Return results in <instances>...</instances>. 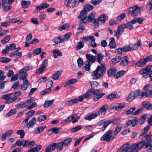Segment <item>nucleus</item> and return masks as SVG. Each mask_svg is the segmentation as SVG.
<instances>
[{"label": "nucleus", "mask_w": 152, "mask_h": 152, "mask_svg": "<svg viewBox=\"0 0 152 152\" xmlns=\"http://www.w3.org/2000/svg\"><path fill=\"white\" fill-rule=\"evenodd\" d=\"M108 16H106V15L103 14L101 15L98 18V20L99 21H101L103 23H104L106 20L108 18Z\"/></svg>", "instance_id": "obj_39"}, {"label": "nucleus", "mask_w": 152, "mask_h": 152, "mask_svg": "<svg viewBox=\"0 0 152 152\" xmlns=\"http://www.w3.org/2000/svg\"><path fill=\"white\" fill-rule=\"evenodd\" d=\"M19 75V79L20 80H25L26 79L27 76V73H23L22 74H18Z\"/></svg>", "instance_id": "obj_49"}, {"label": "nucleus", "mask_w": 152, "mask_h": 152, "mask_svg": "<svg viewBox=\"0 0 152 152\" xmlns=\"http://www.w3.org/2000/svg\"><path fill=\"white\" fill-rule=\"evenodd\" d=\"M142 104L143 107L148 110H152V104L147 101H145L142 102Z\"/></svg>", "instance_id": "obj_18"}, {"label": "nucleus", "mask_w": 152, "mask_h": 152, "mask_svg": "<svg viewBox=\"0 0 152 152\" xmlns=\"http://www.w3.org/2000/svg\"><path fill=\"white\" fill-rule=\"evenodd\" d=\"M51 91V88H47L43 90L40 93V94H41V95H44L50 93Z\"/></svg>", "instance_id": "obj_61"}, {"label": "nucleus", "mask_w": 152, "mask_h": 152, "mask_svg": "<svg viewBox=\"0 0 152 152\" xmlns=\"http://www.w3.org/2000/svg\"><path fill=\"white\" fill-rule=\"evenodd\" d=\"M83 40L84 42L88 41H95V38L94 37L92 36H88L86 37H84L83 38Z\"/></svg>", "instance_id": "obj_42"}, {"label": "nucleus", "mask_w": 152, "mask_h": 152, "mask_svg": "<svg viewBox=\"0 0 152 152\" xmlns=\"http://www.w3.org/2000/svg\"><path fill=\"white\" fill-rule=\"evenodd\" d=\"M110 124V121H106L104 119L101 120L98 122L96 124V125L98 126H101L103 124L102 128V130L103 131L105 130L107 127Z\"/></svg>", "instance_id": "obj_9"}, {"label": "nucleus", "mask_w": 152, "mask_h": 152, "mask_svg": "<svg viewBox=\"0 0 152 152\" xmlns=\"http://www.w3.org/2000/svg\"><path fill=\"white\" fill-rule=\"evenodd\" d=\"M129 63V58L127 56H124L123 57L121 63L120 65L123 66H127Z\"/></svg>", "instance_id": "obj_21"}, {"label": "nucleus", "mask_w": 152, "mask_h": 152, "mask_svg": "<svg viewBox=\"0 0 152 152\" xmlns=\"http://www.w3.org/2000/svg\"><path fill=\"white\" fill-rule=\"evenodd\" d=\"M104 93H103L101 94H99L95 96L93 98V100L94 101H97L99 99L102 97L104 95Z\"/></svg>", "instance_id": "obj_58"}, {"label": "nucleus", "mask_w": 152, "mask_h": 152, "mask_svg": "<svg viewBox=\"0 0 152 152\" xmlns=\"http://www.w3.org/2000/svg\"><path fill=\"white\" fill-rule=\"evenodd\" d=\"M42 146L40 145H37L35 147L31 148L27 152H39L42 148Z\"/></svg>", "instance_id": "obj_30"}, {"label": "nucleus", "mask_w": 152, "mask_h": 152, "mask_svg": "<svg viewBox=\"0 0 152 152\" xmlns=\"http://www.w3.org/2000/svg\"><path fill=\"white\" fill-rule=\"evenodd\" d=\"M36 118L35 117L32 118L28 122V128H34L36 122Z\"/></svg>", "instance_id": "obj_25"}, {"label": "nucleus", "mask_w": 152, "mask_h": 152, "mask_svg": "<svg viewBox=\"0 0 152 152\" xmlns=\"http://www.w3.org/2000/svg\"><path fill=\"white\" fill-rule=\"evenodd\" d=\"M135 98L139 97L140 99H142L144 96L145 97V91L141 92L140 89H138L131 92Z\"/></svg>", "instance_id": "obj_10"}, {"label": "nucleus", "mask_w": 152, "mask_h": 152, "mask_svg": "<svg viewBox=\"0 0 152 152\" xmlns=\"http://www.w3.org/2000/svg\"><path fill=\"white\" fill-rule=\"evenodd\" d=\"M141 9V7H139L137 5H135L129 7L127 11L129 13L131 14L132 17H134L139 14Z\"/></svg>", "instance_id": "obj_3"}, {"label": "nucleus", "mask_w": 152, "mask_h": 152, "mask_svg": "<svg viewBox=\"0 0 152 152\" xmlns=\"http://www.w3.org/2000/svg\"><path fill=\"white\" fill-rule=\"evenodd\" d=\"M145 147L146 149L149 148L148 150V152H152V139L145 143Z\"/></svg>", "instance_id": "obj_22"}, {"label": "nucleus", "mask_w": 152, "mask_h": 152, "mask_svg": "<svg viewBox=\"0 0 152 152\" xmlns=\"http://www.w3.org/2000/svg\"><path fill=\"white\" fill-rule=\"evenodd\" d=\"M136 109L135 107H131L129 110H126V113L128 114H130L132 113V114L134 115H137L143 111L144 110L143 108H141L140 109L137 110L135 112L133 113V112Z\"/></svg>", "instance_id": "obj_7"}, {"label": "nucleus", "mask_w": 152, "mask_h": 152, "mask_svg": "<svg viewBox=\"0 0 152 152\" xmlns=\"http://www.w3.org/2000/svg\"><path fill=\"white\" fill-rule=\"evenodd\" d=\"M125 72V71L123 70L119 71L115 75V77L116 79H117L124 75Z\"/></svg>", "instance_id": "obj_48"}, {"label": "nucleus", "mask_w": 152, "mask_h": 152, "mask_svg": "<svg viewBox=\"0 0 152 152\" xmlns=\"http://www.w3.org/2000/svg\"><path fill=\"white\" fill-rule=\"evenodd\" d=\"M11 95L12 94H7L2 95L1 96V98L6 100L5 102L6 104H9L12 103L15 100V98L12 97Z\"/></svg>", "instance_id": "obj_8"}, {"label": "nucleus", "mask_w": 152, "mask_h": 152, "mask_svg": "<svg viewBox=\"0 0 152 152\" xmlns=\"http://www.w3.org/2000/svg\"><path fill=\"white\" fill-rule=\"evenodd\" d=\"M125 107V104L124 103H122L119 104L117 106H112L111 107V109L116 111H119Z\"/></svg>", "instance_id": "obj_19"}, {"label": "nucleus", "mask_w": 152, "mask_h": 152, "mask_svg": "<svg viewBox=\"0 0 152 152\" xmlns=\"http://www.w3.org/2000/svg\"><path fill=\"white\" fill-rule=\"evenodd\" d=\"M146 61L145 58L141 60L140 61L136 63L135 64L136 66H138L142 67L145 65L147 63Z\"/></svg>", "instance_id": "obj_41"}, {"label": "nucleus", "mask_w": 152, "mask_h": 152, "mask_svg": "<svg viewBox=\"0 0 152 152\" xmlns=\"http://www.w3.org/2000/svg\"><path fill=\"white\" fill-rule=\"evenodd\" d=\"M53 101L54 99H52L51 100L45 101L44 103L43 104L44 107L45 108L48 107L49 106L53 104Z\"/></svg>", "instance_id": "obj_40"}, {"label": "nucleus", "mask_w": 152, "mask_h": 152, "mask_svg": "<svg viewBox=\"0 0 152 152\" xmlns=\"http://www.w3.org/2000/svg\"><path fill=\"white\" fill-rule=\"evenodd\" d=\"M117 71V69L115 67H113L109 69L107 71V75L109 77H111L114 75Z\"/></svg>", "instance_id": "obj_31"}, {"label": "nucleus", "mask_w": 152, "mask_h": 152, "mask_svg": "<svg viewBox=\"0 0 152 152\" xmlns=\"http://www.w3.org/2000/svg\"><path fill=\"white\" fill-rule=\"evenodd\" d=\"M72 140V138L71 137L67 138L62 141L64 147H66L68 146V144Z\"/></svg>", "instance_id": "obj_54"}, {"label": "nucleus", "mask_w": 152, "mask_h": 152, "mask_svg": "<svg viewBox=\"0 0 152 152\" xmlns=\"http://www.w3.org/2000/svg\"><path fill=\"white\" fill-rule=\"evenodd\" d=\"M89 97L88 95L87 94V92L85 93L84 94H83L81 96H79L78 99H77V102L78 101L80 102H82L83 99H88Z\"/></svg>", "instance_id": "obj_38"}, {"label": "nucleus", "mask_w": 152, "mask_h": 152, "mask_svg": "<svg viewBox=\"0 0 152 152\" xmlns=\"http://www.w3.org/2000/svg\"><path fill=\"white\" fill-rule=\"evenodd\" d=\"M63 38H62L61 36L54 37L52 40V42L56 44H58L63 42H64Z\"/></svg>", "instance_id": "obj_17"}, {"label": "nucleus", "mask_w": 152, "mask_h": 152, "mask_svg": "<svg viewBox=\"0 0 152 152\" xmlns=\"http://www.w3.org/2000/svg\"><path fill=\"white\" fill-rule=\"evenodd\" d=\"M151 137V135H147L143 137L142 138V141L145 144V142L149 140Z\"/></svg>", "instance_id": "obj_57"}, {"label": "nucleus", "mask_w": 152, "mask_h": 152, "mask_svg": "<svg viewBox=\"0 0 152 152\" xmlns=\"http://www.w3.org/2000/svg\"><path fill=\"white\" fill-rule=\"evenodd\" d=\"M113 132L112 130H109L101 138L100 140L102 141L106 140L107 142H110L113 140L115 138V136L111 135Z\"/></svg>", "instance_id": "obj_4"}, {"label": "nucleus", "mask_w": 152, "mask_h": 152, "mask_svg": "<svg viewBox=\"0 0 152 152\" xmlns=\"http://www.w3.org/2000/svg\"><path fill=\"white\" fill-rule=\"evenodd\" d=\"M77 80L76 79H71L69 80H68L64 85V87H66L71 84L75 83Z\"/></svg>", "instance_id": "obj_45"}, {"label": "nucleus", "mask_w": 152, "mask_h": 152, "mask_svg": "<svg viewBox=\"0 0 152 152\" xmlns=\"http://www.w3.org/2000/svg\"><path fill=\"white\" fill-rule=\"evenodd\" d=\"M145 144L142 141L139 142L137 143H134L130 145L132 151L133 150L141 149Z\"/></svg>", "instance_id": "obj_14"}, {"label": "nucleus", "mask_w": 152, "mask_h": 152, "mask_svg": "<svg viewBox=\"0 0 152 152\" xmlns=\"http://www.w3.org/2000/svg\"><path fill=\"white\" fill-rule=\"evenodd\" d=\"M141 41L139 40L135 44H131L129 45V47L130 50H135L137 49L138 47L140 45Z\"/></svg>", "instance_id": "obj_23"}, {"label": "nucleus", "mask_w": 152, "mask_h": 152, "mask_svg": "<svg viewBox=\"0 0 152 152\" xmlns=\"http://www.w3.org/2000/svg\"><path fill=\"white\" fill-rule=\"evenodd\" d=\"M53 145L55 146V150L56 148L57 151H60L63 149V146H64L62 141L58 143H53Z\"/></svg>", "instance_id": "obj_20"}, {"label": "nucleus", "mask_w": 152, "mask_h": 152, "mask_svg": "<svg viewBox=\"0 0 152 152\" xmlns=\"http://www.w3.org/2000/svg\"><path fill=\"white\" fill-rule=\"evenodd\" d=\"M135 98L132 92H131L129 95L127 97L126 100L128 102H131Z\"/></svg>", "instance_id": "obj_56"}, {"label": "nucleus", "mask_w": 152, "mask_h": 152, "mask_svg": "<svg viewBox=\"0 0 152 152\" xmlns=\"http://www.w3.org/2000/svg\"><path fill=\"white\" fill-rule=\"evenodd\" d=\"M77 103V98L73 99L67 101L66 103V104L67 106H71L72 105L74 104H76Z\"/></svg>", "instance_id": "obj_35"}, {"label": "nucleus", "mask_w": 152, "mask_h": 152, "mask_svg": "<svg viewBox=\"0 0 152 152\" xmlns=\"http://www.w3.org/2000/svg\"><path fill=\"white\" fill-rule=\"evenodd\" d=\"M125 27L129 29L132 30L133 29L134 27L132 24L130 22L124 24Z\"/></svg>", "instance_id": "obj_62"}, {"label": "nucleus", "mask_w": 152, "mask_h": 152, "mask_svg": "<svg viewBox=\"0 0 152 152\" xmlns=\"http://www.w3.org/2000/svg\"><path fill=\"white\" fill-rule=\"evenodd\" d=\"M93 8V7L92 5L87 4L84 5L83 10L87 12L91 10Z\"/></svg>", "instance_id": "obj_50"}, {"label": "nucleus", "mask_w": 152, "mask_h": 152, "mask_svg": "<svg viewBox=\"0 0 152 152\" xmlns=\"http://www.w3.org/2000/svg\"><path fill=\"white\" fill-rule=\"evenodd\" d=\"M29 85V83L27 79L23 81V84L21 85V88L23 91L26 90Z\"/></svg>", "instance_id": "obj_26"}, {"label": "nucleus", "mask_w": 152, "mask_h": 152, "mask_svg": "<svg viewBox=\"0 0 152 152\" xmlns=\"http://www.w3.org/2000/svg\"><path fill=\"white\" fill-rule=\"evenodd\" d=\"M50 4H49L43 3L41 4L40 5L36 7L35 10L33 12L34 13L38 12L39 11L43 9H45L49 7Z\"/></svg>", "instance_id": "obj_11"}, {"label": "nucleus", "mask_w": 152, "mask_h": 152, "mask_svg": "<svg viewBox=\"0 0 152 152\" xmlns=\"http://www.w3.org/2000/svg\"><path fill=\"white\" fill-rule=\"evenodd\" d=\"M62 72V70H61L58 71L53 74V76L52 77V79L55 80H57L61 75Z\"/></svg>", "instance_id": "obj_32"}, {"label": "nucleus", "mask_w": 152, "mask_h": 152, "mask_svg": "<svg viewBox=\"0 0 152 152\" xmlns=\"http://www.w3.org/2000/svg\"><path fill=\"white\" fill-rule=\"evenodd\" d=\"M115 39L112 37L110 38V41L109 43L110 48H115L116 45L115 42Z\"/></svg>", "instance_id": "obj_43"}, {"label": "nucleus", "mask_w": 152, "mask_h": 152, "mask_svg": "<svg viewBox=\"0 0 152 152\" xmlns=\"http://www.w3.org/2000/svg\"><path fill=\"white\" fill-rule=\"evenodd\" d=\"M20 4L22 7L24 8H26L31 4L30 1H21Z\"/></svg>", "instance_id": "obj_34"}, {"label": "nucleus", "mask_w": 152, "mask_h": 152, "mask_svg": "<svg viewBox=\"0 0 152 152\" xmlns=\"http://www.w3.org/2000/svg\"><path fill=\"white\" fill-rule=\"evenodd\" d=\"M122 127V124L121 126L119 125L116 126V129L114 132V135L115 136V137L120 132Z\"/></svg>", "instance_id": "obj_46"}, {"label": "nucleus", "mask_w": 152, "mask_h": 152, "mask_svg": "<svg viewBox=\"0 0 152 152\" xmlns=\"http://www.w3.org/2000/svg\"><path fill=\"white\" fill-rule=\"evenodd\" d=\"M104 58V56L101 53H99L97 54V59L98 62L100 64H101L102 61Z\"/></svg>", "instance_id": "obj_53"}, {"label": "nucleus", "mask_w": 152, "mask_h": 152, "mask_svg": "<svg viewBox=\"0 0 152 152\" xmlns=\"http://www.w3.org/2000/svg\"><path fill=\"white\" fill-rule=\"evenodd\" d=\"M87 14L86 11L85 10H82L80 13L78 17V18L80 20H84L87 17Z\"/></svg>", "instance_id": "obj_24"}, {"label": "nucleus", "mask_w": 152, "mask_h": 152, "mask_svg": "<svg viewBox=\"0 0 152 152\" xmlns=\"http://www.w3.org/2000/svg\"><path fill=\"white\" fill-rule=\"evenodd\" d=\"M10 37V35L6 36L4 39L1 40V43L3 44H5L9 41Z\"/></svg>", "instance_id": "obj_60"}, {"label": "nucleus", "mask_w": 152, "mask_h": 152, "mask_svg": "<svg viewBox=\"0 0 152 152\" xmlns=\"http://www.w3.org/2000/svg\"><path fill=\"white\" fill-rule=\"evenodd\" d=\"M46 128L45 126H40L38 127L35 128L34 131V133L35 134H39L42 132Z\"/></svg>", "instance_id": "obj_28"}, {"label": "nucleus", "mask_w": 152, "mask_h": 152, "mask_svg": "<svg viewBox=\"0 0 152 152\" xmlns=\"http://www.w3.org/2000/svg\"><path fill=\"white\" fill-rule=\"evenodd\" d=\"M130 144L129 143H126L123 144L117 152H130L132 151Z\"/></svg>", "instance_id": "obj_6"}, {"label": "nucleus", "mask_w": 152, "mask_h": 152, "mask_svg": "<svg viewBox=\"0 0 152 152\" xmlns=\"http://www.w3.org/2000/svg\"><path fill=\"white\" fill-rule=\"evenodd\" d=\"M106 69L105 64H101L100 65L98 66L96 69L94 71L93 73L91 74L94 80H97L103 76L105 73Z\"/></svg>", "instance_id": "obj_1"}, {"label": "nucleus", "mask_w": 152, "mask_h": 152, "mask_svg": "<svg viewBox=\"0 0 152 152\" xmlns=\"http://www.w3.org/2000/svg\"><path fill=\"white\" fill-rule=\"evenodd\" d=\"M108 109V106L105 104L103 105L97 112L98 115H102L103 113L105 114Z\"/></svg>", "instance_id": "obj_16"}, {"label": "nucleus", "mask_w": 152, "mask_h": 152, "mask_svg": "<svg viewBox=\"0 0 152 152\" xmlns=\"http://www.w3.org/2000/svg\"><path fill=\"white\" fill-rule=\"evenodd\" d=\"M53 57L55 58H56L58 56H61L62 55V53L60 51H57L56 50H54L53 51Z\"/></svg>", "instance_id": "obj_44"}, {"label": "nucleus", "mask_w": 152, "mask_h": 152, "mask_svg": "<svg viewBox=\"0 0 152 152\" xmlns=\"http://www.w3.org/2000/svg\"><path fill=\"white\" fill-rule=\"evenodd\" d=\"M100 89H94L92 88L89 89L87 92L89 97L93 95H98L100 93Z\"/></svg>", "instance_id": "obj_15"}, {"label": "nucleus", "mask_w": 152, "mask_h": 152, "mask_svg": "<svg viewBox=\"0 0 152 152\" xmlns=\"http://www.w3.org/2000/svg\"><path fill=\"white\" fill-rule=\"evenodd\" d=\"M35 100L34 98H31L28 99L25 102H22L19 104L15 105V107L17 109L24 108L28 106L30 103Z\"/></svg>", "instance_id": "obj_5"}, {"label": "nucleus", "mask_w": 152, "mask_h": 152, "mask_svg": "<svg viewBox=\"0 0 152 152\" xmlns=\"http://www.w3.org/2000/svg\"><path fill=\"white\" fill-rule=\"evenodd\" d=\"M141 75H144L142 77L145 79L149 78V81H152V66H148L140 71Z\"/></svg>", "instance_id": "obj_2"}, {"label": "nucleus", "mask_w": 152, "mask_h": 152, "mask_svg": "<svg viewBox=\"0 0 152 152\" xmlns=\"http://www.w3.org/2000/svg\"><path fill=\"white\" fill-rule=\"evenodd\" d=\"M55 146L52 143L47 146L45 149V152H51L55 150Z\"/></svg>", "instance_id": "obj_36"}, {"label": "nucleus", "mask_w": 152, "mask_h": 152, "mask_svg": "<svg viewBox=\"0 0 152 152\" xmlns=\"http://www.w3.org/2000/svg\"><path fill=\"white\" fill-rule=\"evenodd\" d=\"M146 9L148 10V13L150 15H152V6L146 5Z\"/></svg>", "instance_id": "obj_64"}, {"label": "nucleus", "mask_w": 152, "mask_h": 152, "mask_svg": "<svg viewBox=\"0 0 152 152\" xmlns=\"http://www.w3.org/2000/svg\"><path fill=\"white\" fill-rule=\"evenodd\" d=\"M21 93L20 91H18L17 92H15L12 93V95H13V96H12V97H14L15 98V100H14L16 102H18L21 100V98L20 97H17V96H19L20 95Z\"/></svg>", "instance_id": "obj_29"}, {"label": "nucleus", "mask_w": 152, "mask_h": 152, "mask_svg": "<svg viewBox=\"0 0 152 152\" xmlns=\"http://www.w3.org/2000/svg\"><path fill=\"white\" fill-rule=\"evenodd\" d=\"M11 61V59L7 58L2 57L0 58V62L2 63H8Z\"/></svg>", "instance_id": "obj_59"}, {"label": "nucleus", "mask_w": 152, "mask_h": 152, "mask_svg": "<svg viewBox=\"0 0 152 152\" xmlns=\"http://www.w3.org/2000/svg\"><path fill=\"white\" fill-rule=\"evenodd\" d=\"M42 49L41 48H38L35 49L33 52V54L34 56H36L39 54L41 52Z\"/></svg>", "instance_id": "obj_63"}, {"label": "nucleus", "mask_w": 152, "mask_h": 152, "mask_svg": "<svg viewBox=\"0 0 152 152\" xmlns=\"http://www.w3.org/2000/svg\"><path fill=\"white\" fill-rule=\"evenodd\" d=\"M98 115L97 113H92L89 115L85 117V119L86 120L91 121L92 119H94L96 118Z\"/></svg>", "instance_id": "obj_33"}, {"label": "nucleus", "mask_w": 152, "mask_h": 152, "mask_svg": "<svg viewBox=\"0 0 152 152\" xmlns=\"http://www.w3.org/2000/svg\"><path fill=\"white\" fill-rule=\"evenodd\" d=\"M150 126L148 125L144 128V130L143 132H141L140 133V135L141 136H142L145 134H146L148 132V130L149 129Z\"/></svg>", "instance_id": "obj_47"}, {"label": "nucleus", "mask_w": 152, "mask_h": 152, "mask_svg": "<svg viewBox=\"0 0 152 152\" xmlns=\"http://www.w3.org/2000/svg\"><path fill=\"white\" fill-rule=\"evenodd\" d=\"M29 118L30 117H28L22 121L21 125V126L22 128L24 129L26 128H28V121Z\"/></svg>", "instance_id": "obj_27"}, {"label": "nucleus", "mask_w": 152, "mask_h": 152, "mask_svg": "<svg viewBox=\"0 0 152 152\" xmlns=\"http://www.w3.org/2000/svg\"><path fill=\"white\" fill-rule=\"evenodd\" d=\"M94 13L92 12L90 14L88 17V19L87 21H88L89 22H91L94 20L95 18Z\"/></svg>", "instance_id": "obj_51"}, {"label": "nucleus", "mask_w": 152, "mask_h": 152, "mask_svg": "<svg viewBox=\"0 0 152 152\" xmlns=\"http://www.w3.org/2000/svg\"><path fill=\"white\" fill-rule=\"evenodd\" d=\"M69 25L68 24H65L62 26L59 27L58 28V30L60 31H61L63 30H65L69 28Z\"/></svg>", "instance_id": "obj_52"}, {"label": "nucleus", "mask_w": 152, "mask_h": 152, "mask_svg": "<svg viewBox=\"0 0 152 152\" xmlns=\"http://www.w3.org/2000/svg\"><path fill=\"white\" fill-rule=\"evenodd\" d=\"M119 97V96L117 94L112 93L107 96V99L111 100L114 99H118Z\"/></svg>", "instance_id": "obj_37"}, {"label": "nucleus", "mask_w": 152, "mask_h": 152, "mask_svg": "<svg viewBox=\"0 0 152 152\" xmlns=\"http://www.w3.org/2000/svg\"><path fill=\"white\" fill-rule=\"evenodd\" d=\"M16 113V109H13L10 111L8 113L6 114L5 116L6 117H8L10 116H12L14 115Z\"/></svg>", "instance_id": "obj_55"}, {"label": "nucleus", "mask_w": 152, "mask_h": 152, "mask_svg": "<svg viewBox=\"0 0 152 152\" xmlns=\"http://www.w3.org/2000/svg\"><path fill=\"white\" fill-rule=\"evenodd\" d=\"M86 56L87 59V60L86 61V63L87 62L92 64L96 60V57L91 54H86Z\"/></svg>", "instance_id": "obj_13"}, {"label": "nucleus", "mask_w": 152, "mask_h": 152, "mask_svg": "<svg viewBox=\"0 0 152 152\" xmlns=\"http://www.w3.org/2000/svg\"><path fill=\"white\" fill-rule=\"evenodd\" d=\"M125 27L124 24L118 26L117 31H114V32L115 33V34L114 35V36H116L118 37H119L121 36L123 34L125 29Z\"/></svg>", "instance_id": "obj_12"}]
</instances>
